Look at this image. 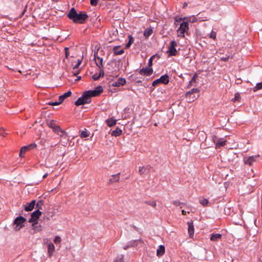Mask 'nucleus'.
I'll list each match as a JSON object with an SVG mask.
<instances>
[{
    "label": "nucleus",
    "mask_w": 262,
    "mask_h": 262,
    "mask_svg": "<svg viewBox=\"0 0 262 262\" xmlns=\"http://www.w3.org/2000/svg\"><path fill=\"white\" fill-rule=\"evenodd\" d=\"M79 72V70H78L77 72H73V73L74 75L76 76Z\"/></svg>",
    "instance_id": "nucleus-57"
},
{
    "label": "nucleus",
    "mask_w": 262,
    "mask_h": 262,
    "mask_svg": "<svg viewBox=\"0 0 262 262\" xmlns=\"http://www.w3.org/2000/svg\"><path fill=\"white\" fill-rule=\"evenodd\" d=\"M187 5V4L186 3H185L183 5V7H185Z\"/></svg>",
    "instance_id": "nucleus-61"
},
{
    "label": "nucleus",
    "mask_w": 262,
    "mask_h": 262,
    "mask_svg": "<svg viewBox=\"0 0 262 262\" xmlns=\"http://www.w3.org/2000/svg\"><path fill=\"white\" fill-rule=\"evenodd\" d=\"M193 82H192L191 81H189V84H188V87H190L191 86V85H193Z\"/></svg>",
    "instance_id": "nucleus-60"
},
{
    "label": "nucleus",
    "mask_w": 262,
    "mask_h": 262,
    "mask_svg": "<svg viewBox=\"0 0 262 262\" xmlns=\"http://www.w3.org/2000/svg\"><path fill=\"white\" fill-rule=\"evenodd\" d=\"M165 253V247L163 245H160L157 250V255L158 256H162Z\"/></svg>",
    "instance_id": "nucleus-20"
},
{
    "label": "nucleus",
    "mask_w": 262,
    "mask_h": 262,
    "mask_svg": "<svg viewBox=\"0 0 262 262\" xmlns=\"http://www.w3.org/2000/svg\"><path fill=\"white\" fill-rule=\"evenodd\" d=\"M262 89V82L256 84V86L253 88V91L256 92Z\"/></svg>",
    "instance_id": "nucleus-33"
},
{
    "label": "nucleus",
    "mask_w": 262,
    "mask_h": 262,
    "mask_svg": "<svg viewBox=\"0 0 262 262\" xmlns=\"http://www.w3.org/2000/svg\"><path fill=\"white\" fill-rule=\"evenodd\" d=\"M33 226V230L34 231L33 233L38 232L42 230V226L40 225H37V222L32 223Z\"/></svg>",
    "instance_id": "nucleus-17"
},
{
    "label": "nucleus",
    "mask_w": 262,
    "mask_h": 262,
    "mask_svg": "<svg viewBox=\"0 0 262 262\" xmlns=\"http://www.w3.org/2000/svg\"><path fill=\"white\" fill-rule=\"evenodd\" d=\"M182 214H183V215H186V214L187 212H186V211H185L184 210H183L182 211Z\"/></svg>",
    "instance_id": "nucleus-58"
},
{
    "label": "nucleus",
    "mask_w": 262,
    "mask_h": 262,
    "mask_svg": "<svg viewBox=\"0 0 262 262\" xmlns=\"http://www.w3.org/2000/svg\"><path fill=\"white\" fill-rule=\"evenodd\" d=\"M149 167V166H147L146 167L144 166H140L139 168V172L140 174H143L146 173V170L147 168Z\"/></svg>",
    "instance_id": "nucleus-26"
},
{
    "label": "nucleus",
    "mask_w": 262,
    "mask_h": 262,
    "mask_svg": "<svg viewBox=\"0 0 262 262\" xmlns=\"http://www.w3.org/2000/svg\"><path fill=\"white\" fill-rule=\"evenodd\" d=\"M26 221V219L22 216L17 217L14 221V224L15 225L14 229L16 231L19 230L24 227V223Z\"/></svg>",
    "instance_id": "nucleus-3"
},
{
    "label": "nucleus",
    "mask_w": 262,
    "mask_h": 262,
    "mask_svg": "<svg viewBox=\"0 0 262 262\" xmlns=\"http://www.w3.org/2000/svg\"><path fill=\"white\" fill-rule=\"evenodd\" d=\"M36 204L35 200H32L30 203H28L26 205L25 210L26 211H30L33 209Z\"/></svg>",
    "instance_id": "nucleus-14"
},
{
    "label": "nucleus",
    "mask_w": 262,
    "mask_h": 262,
    "mask_svg": "<svg viewBox=\"0 0 262 262\" xmlns=\"http://www.w3.org/2000/svg\"><path fill=\"white\" fill-rule=\"evenodd\" d=\"M199 202L200 203L204 206H207L208 204V200L205 198L200 199Z\"/></svg>",
    "instance_id": "nucleus-30"
},
{
    "label": "nucleus",
    "mask_w": 262,
    "mask_h": 262,
    "mask_svg": "<svg viewBox=\"0 0 262 262\" xmlns=\"http://www.w3.org/2000/svg\"><path fill=\"white\" fill-rule=\"evenodd\" d=\"M214 142L216 144V147L220 148L221 147L223 146L224 145H225L226 141L223 140V139H220L218 140L216 142L214 141Z\"/></svg>",
    "instance_id": "nucleus-23"
},
{
    "label": "nucleus",
    "mask_w": 262,
    "mask_h": 262,
    "mask_svg": "<svg viewBox=\"0 0 262 262\" xmlns=\"http://www.w3.org/2000/svg\"><path fill=\"white\" fill-rule=\"evenodd\" d=\"M111 63H114L115 66H117V70H119V67L120 66V61L119 60L114 59L113 60L111 61Z\"/></svg>",
    "instance_id": "nucleus-37"
},
{
    "label": "nucleus",
    "mask_w": 262,
    "mask_h": 262,
    "mask_svg": "<svg viewBox=\"0 0 262 262\" xmlns=\"http://www.w3.org/2000/svg\"><path fill=\"white\" fill-rule=\"evenodd\" d=\"M216 32L214 31L213 30H212L211 33H210L209 37L211 38H212L213 39H216Z\"/></svg>",
    "instance_id": "nucleus-38"
},
{
    "label": "nucleus",
    "mask_w": 262,
    "mask_h": 262,
    "mask_svg": "<svg viewBox=\"0 0 262 262\" xmlns=\"http://www.w3.org/2000/svg\"><path fill=\"white\" fill-rule=\"evenodd\" d=\"M104 75V71L101 69H100V72H99V74L98 75H100V77H101V76H103Z\"/></svg>",
    "instance_id": "nucleus-52"
},
{
    "label": "nucleus",
    "mask_w": 262,
    "mask_h": 262,
    "mask_svg": "<svg viewBox=\"0 0 262 262\" xmlns=\"http://www.w3.org/2000/svg\"><path fill=\"white\" fill-rule=\"evenodd\" d=\"M94 59L95 60L96 63L99 69H101L103 67V59L102 58L96 56V53H94Z\"/></svg>",
    "instance_id": "nucleus-11"
},
{
    "label": "nucleus",
    "mask_w": 262,
    "mask_h": 262,
    "mask_svg": "<svg viewBox=\"0 0 262 262\" xmlns=\"http://www.w3.org/2000/svg\"><path fill=\"white\" fill-rule=\"evenodd\" d=\"M196 77H197V75L196 74H194L193 77H192L191 79V81L192 82H195V81H196Z\"/></svg>",
    "instance_id": "nucleus-47"
},
{
    "label": "nucleus",
    "mask_w": 262,
    "mask_h": 262,
    "mask_svg": "<svg viewBox=\"0 0 262 262\" xmlns=\"http://www.w3.org/2000/svg\"><path fill=\"white\" fill-rule=\"evenodd\" d=\"M41 215V212L39 210V209H37L36 211L33 212L31 215V218L29 219L28 222L29 223H34L36 222L38 219Z\"/></svg>",
    "instance_id": "nucleus-7"
},
{
    "label": "nucleus",
    "mask_w": 262,
    "mask_h": 262,
    "mask_svg": "<svg viewBox=\"0 0 262 262\" xmlns=\"http://www.w3.org/2000/svg\"><path fill=\"white\" fill-rule=\"evenodd\" d=\"M27 147L28 149H32L36 147V144L35 143L30 144V145H27Z\"/></svg>",
    "instance_id": "nucleus-42"
},
{
    "label": "nucleus",
    "mask_w": 262,
    "mask_h": 262,
    "mask_svg": "<svg viewBox=\"0 0 262 262\" xmlns=\"http://www.w3.org/2000/svg\"><path fill=\"white\" fill-rule=\"evenodd\" d=\"M64 50H65V56H66V58H68V56L69 55V53L68 52V50H69V48L68 47H66L64 48Z\"/></svg>",
    "instance_id": "nucleus-44"
},
{
    "label": "nucleus",
    "mask_w": 262,
    "mask_h": 262,
    "mask_svg": "<svg viewBox=\"0 0 262 262\" xmlns=\"http://www.w3.org/2000/svg\"><path fill=\"white\" fill-rule=\"evenodd\" d=\"M110 63H107V66H110Z\"/></svg>",
    "instance_id": "nucleus-64"
},
{
    "label": "nucleus",
    "mask_w": 262,
    "mask_h": 262,
    "mask_svg": "<svg viewBox=\"0 0 262 262\" xmlns=\"http://www.w3.org/2000/svg\"><path fill=\"white\" fill-rule=\"evenodd\" d=\"M82 59H78V60H77V64H78L79 65H80L81 62H82Z\"/></svg>",
    "instance_id": "nucleus-54"
},
{
    "label": "nucleus",
    "mask_w": 262,
    "mask_h": 262,
    "mask_svg": "<svg viewBox=\"0 0 262 262\" xmlns=\"http://www.w3.org/2000/svg\"><path fill=\"white\" fill-rule=\"evenodd\" d=\"M80 136L81 138H86L89 136V134L88 133L87 130L85 129V130L80 132Z\"/></svg>",
    "instance_id": "nucleus-29"
},
{
    "label": "nucleus",
    "mask_w": 262,
    "mask_h": 262,
    "mask_svg": "<svg viewBox=\"0 0 262 262\" xmlns=\"http://www.w3.org/2000/svg\"><path fill=\"white\" fill-rule=\"evenodd\" d=\"M154 55L151 56L149 59L148 65L149 66H151L152 65V58H154Z\"/></svg>",
    "instance_id": "nucleus-51"
},
{
    "label": "nucleus",
    "mask_w": 262,
    "mask_h": 262,
    "mask_svg": "<svg viewBox=\"0 0 262 262\" xmlns=\"http://www.w3.org/2000/svg\"><path fill=\"white\" fill-rule=\"evenodd\" d=\"M198 97V96L193 95L191 98H189V101H193L194 100L196 99Z\"/></svg>",
    "instance_id": "nucleus-49"
},
{
    "label": "nucleus",
    "mask_w": 262,
    "mask_h": 262,
    "mask_svg": "<svg viewBox=\"0 0 262 262\" xmlns=\"http://www.w3.org/2000/svg\"><path fill=\"white\" fill-rule=\"evenodd\" d=\"M116 122L117 120L115 119L113 117L108 118L106 120V123L110 127H112L115 125Z\"/></svg>",
    "instance_id": "nucleus-18"
},
{
    "label": "nucleus",
    "mask_w": 262,
    "mask_h": 262,
    "mask_svg": "<svg viewBox=\"0 0 262 262\" xmlns=\"http://www.w3.org/2000/svg\"><path fill=\"white\" fill-rule=\"evenodd\" d=\"M55 251V246L54 244L50 242L48 245V254L50 257L53 255Z\"/></svg>",
    "instance_id": "nucleus-16"
},
{
    "label": "nucleus",
    "mask_w": 262,
    "mask_h": 262,
    "mask_svg": "<svg viewBox=\"0 0 262 262\" xmlns=\"http://www.w3.org/2000/svg\"><path fill=\"white\" fill-rule=\"evenodd\" d=\"M124 255H120L117 257L114 262H124L123 261Z\"/></svg>",
    "instance_id": "nucleus-35"
},
{
    "label": "nucleus",
    "mask_w": 262,
    "mask_h": 262,
    "mask_svg": "<svg viewBox=\"0 0 262 262\" xmlns=\"http://www.w3.org/2000/svg\"><path fill=\"white\" fill-rule=\"evenodd\" d=\"M98 0H91L90 3L92 6H96L98 3Z\"/></svg>",
    "instance_id": "nucleus-46"
},
{
    "label": "nucleus",
    "mask_w": 262,
    "mask_h": 262,
    "mask_svg": "<svg viewBox=\"0 0 262 262\" xmlns=\"http://www.w3.org/2000/svg\"><path fill=\"white\" fill-rule=\"evenodd\" d=\"M153 73L152 69L149 67H146L145 68L140 69L139 73L142 75L150 76Z\"/></svg>",
    "instance_id": "nucleus-9"
},
{
    "label": "nucleus",
    "mask_w": 262,
    "mask_h": 262,
    "mask_svg": "<svg viewBox=\"0 0 262 262\" xmlns=\"http://www.w3.org/2000/svg\"><path fill=\"white\" fill-rule=\"evenodd\" d=\"M128 248H129V245L128 244V245H127L123 247V249H124V250H127Z\"/></svg>",
    "instance_id": "nucleus-56"
},
{
    "label": "nucleus",
    "mask_w": 262,
    "mask_h": 262,
    "mask_svg": "<svg viewBox=\"0 0 262 262\" xmlns=\"http://www.w3.org/2000/svg\"><path fill=\"white\" fill-rule=\"evenodd\" d=\"M136 242H137V241H131V242H129V243L128 244L129 245V247H133L137 246V245L136 244Z\"/></svg>",
    "instance_id": "nucleus-41"
},
{
    "label": "nucleus",
    "mask_w": 262,
    "mask_h": 262,
    "mask_svg": "<svg viewBox=\"0 0 262 262\" xmlns=\"http://www.w3.org/2000/svg\"><path fill=\"white\" fill-rule=\"evenodd\" d=\"M152 32V30L151 28H147L144 32V35L146 37H148L151 34Z\"/></svg>",
    "instance_id": "nucleus-28"
},
{
    "label": "nucleus",
    "mask_w": 262,
    "mask_h": 262,
    "mask_svg": "<svg viewBox=\"0 0 262 262\" xmlns=\"http://www.w3.org/2000/svg\"><path fill=\"white\" fill-rule=\"evenodd\" d=\"M119 46L114 47L113 48V52L115 55H121L124 53L123 49H119Z\"/></svg>",
    "instance_id": "nucleus-19"
},
{
    "label": "nucleus",
    "mask_w": 262,
    "mask_h": 262,
    "mask_svg": "<svg viewBox=\"0 0 262 262\" xmlns=\"http://www.w3.org/2000/svg\"><path fill=\"white\" fill-rule=\"evenodd\" d=\"M133 41H134L133 38L132 36H129L128 42L126 43L125 47L126 48H129L131 44L133 42Z\"/></svg>",
    "instance_id": "nucleus-36"
},
{
    "label": "nucleus",
    "mask_w": 262,
    "mask_h": 262,
    "mask_svg": "<svg viewBox=\"0 0 262 262\" xmlns=\"http://www.w3.org/2000/svg\"><path fill=\"white\" fill-rule=\"evenodd\" d=\"M81 79V76H78V77H77V79H76V80H79V79Z\"/></svg>",
    "instance_id": "nucleus-63"
},
{
    "label": "nucleus",
    "mask_w": 262,
    "mask_h": 262,
    "mask_svg": "<svg viewBox=\"0 0 262 262\" xmlns=\"http://www.w3.org/2000/svg\"><path fill=\"white\" fill-rule=\"evenodd\" d=\"M146 204L151 206L152 207L155 208L157 206V203L155 201H147L145 202Z\"/></svg>",
    "instance_id": "nucleus-31"
},
{
    "label": "nucleus",
    "mask_w": 262,
    "mask_h": 262,
    "mask_svg": "<svg viewBox=\"0 0 262 262\" xmlns=\"http://www.w3.org/2000/svg\"><path fill=\"white\" fill-rule=\"evenodd\" d=\"M177 46V43L175 40H172L171 41L170 45L168 47V52L170 56H174L177 53V50L176 49V46Z\"/></svg>",
    "instance_id": "nucleus-8"
},
{
    "label": "nucleus",
    "mask_w": 262,
    "mask_h": 262,
    "mask_svg": "<svg viewBox=\"0 0 262 262\" xmlns=\"http://www.w3.org/2000/svg\"><path fill=\"white\" fill-rule=\"evenodd\" d=\"M222 237V234L220 233L212 234L210 239L212 241H217Z\"/></svg>",
    "instance_id": "nucleus-22"
},
{
    "label": "nucleus",
    "mask_w": 262,
    "mask_h": 262,
    "mask_svg": "<svg viewBox=\"0 0 262 262\" xmlns=\"http://www.w3.org/2000/svg\"><path fill=\"white\" fill-rule=\"evenodd\" d=\"M0 136L4 137L5 136V133L3 128H0Z\"/></svg>",
    "instance_id": "nucleus-48"
},
{
    "label": "nucleus",
    "mask_w": 262,
    "mask_h": 262,
    "mask_svg": "<svg viewBox=\"0 0 262 262\" xmlns=\"http://www.w3.org/2000/svg\"><path fill=\"white\" fill-rule=\"evenodd\" d=\"M225 262H233V260H229L228 261H225Z\"/></svg>",
    "instance_id": "nucleus-62"
},
{
    "label": "nucleus",
    "mask_w": 262,
    "mask_h": 262,
    "mask_svg": "<svg viewBox=\"0 0 262 262\" xmlns=\"http://www.w3.org/2000/svg\"><path fill=\"white\" fill-rule=\"evenodd\" d=\"M120 173H118L116 174H113L112 177L109 179V184H113L116 182H118L120 180Z\"/></svg>",
    "instance_id": "nucleus-12"
},
{
    "label": "nucleus",
    "mask_w": 262,
    "mask_h": 262,
    "mask_svg": "<svg viewBox=\"0 0 262 262\" xmlns=\"http://www.w3.org/2000/svg\"><path fill=\"white\" fill-rule=\"evenodd\" d=\"M200 92L199 90L197 88H193L192 89H191L190 91H189V92H187L186 93V97H190V96L191 95H192L194 93H199Z\"/></svg>",
    "instance_id": "nucleus-24"
},
{
    "label": "nucleus",
    "mask_w": 262,
    "mask_h": 262,
    "mask_svg": "<svg viewBox=\"0 0 262 262\" xmlns=\"http://www.w3.org/2000/svg\"><path fill=\"white\" fill-rule=\"evenodd\" d=\"M48 173H45V174L43 176V177H42L43 179L46 178L48 176Z\"/></svg>",
    "instance_id": "nucleus-59"
},
{
    "label": "nucleus",
    "mask_w": 262,
    "mask_h": 262,
    "mask_svg": "<svg viewBox=\"0 0 262 262\" xmlns=\"http://www.w3.org/2000/svg\"><path fill=\"white\" fill-rule=\"evenodd\" d=\"M126 83V80L123 78H119L117 79V81L114 82L112 85L114 87H119L120 86L123 85Z\"/></svg>",
    "instance_id": "nucleus-10"
},
{
    "label": "nucleus",
    "mask_w": 262,
    "mask_h": 262,
    "mask_svg": "<svg viewBox=\"0 0 262 262\" xmlns=\"http://www.w3.org/2000/svg\"><path fill=\"white\" fill-rule=\"evenodd\" d=\"M188 232L189 234V237H191L194 234V226L192 222H188Z\"/></svg>",
    "instance_id": "nucleus-13"
},
{
    "label": "nucleus",
    "mask_w": 262,
    "mask_h": 262,
    "mask_svg": "<svg viewBox=\"0 0 262 262\" xmlns=\"http://www.w3.org/2000/svg\"><path fill=\"white\" fill-rule=\"evenodd\" d=\"M80 65H79L78 64H76L74 67H73V70H76L77 69H78L79 68Z\"/></svg>",
    "instance_id": "nucleus-53"
},
{
    "label": "nucleus",
    "mask_w": 262,
    "mask_h": 262,
    "mask_svg": "<svg viewBox=\"0 0 262 262\" xmlns=\"http://www.w3.org/2000/svg\"><path fill=\"white\" fill-rule=\"evenodd\" d=\"M54 242L55 244H57V243H60V242H61V238L60 236H56L54 239Z\"/></svg>",
    "instance_id": "nucleus-39"
},
{
    "label": "nucleus",
    "mask_w": 262,
    "mask_h": 262,
    "mask_svg": "<svg viewBox=\"0 0 262 262\" xmlns=\"http://www.w3.org/2000/svg\"><path fill=\"white\" fill-rule=\"evenodd\" d=\"M100 77V75H96V74H95L94 75H93L92 76V78L94 80H98Z\"/></svg>",
    "instance_id": "nucleus-45"
},
{
    "label": "nucleus",
    "mask_w": 262,
    "mask_h": 262,
    "mask_svg": "<svg viewBox=\"0 0 262 262\" xmlns=\"http://www.w3.org/2000/svg\"><path fill=\"white\" fill-rule=\"evenodd\" d=\"M169 82V76L167 74H165L153 81L152 86H155L158 84L161 83L163 84H167Z\"/></svg>",
    "instance_id": "nucleus-5"
},
{
    "label": "nucleus",
    "mask_w": 262,
    "mask_h": 262,
    "mask_svg": "<svg viewBox=\"0 0 262 262\" xmlns=\"http://www.w3.org/2000/svg\"><path fill=\"white\" fill-rule=\"evenodd\" d=\"M239 94H236L235 96L234 99L235 100H237L239 98Z\"/></svg>",
    "instance_id": "nucleus-55"
},
{
    "label": "nucleus",
    "mask_w": 262,
    "mask_h": 262,
    "mask_svg": "<svg viewBox=\"0 0 262 262\" xmlns=\"http://www.w3.org/2000/svg\"><path fill=\"white\" fill-rule=\"evenodd\" d=\"M52 129L56 134L61 137L63 136L65 134V132L62 129L59 125H56V126Z\"/></svg>",
    "instance_id": "nucleus-15"
},
{
    "label": "nucleus",
    "mask_w": 262,
    "mask_h": 262,
    "mask_svg": "<svg viewBox=\"0 0 262 262\" xmlns=\"http://www.w3.org/2000/svg\"><path fill=\"white\" fill-rule=\"evenodd\" d=\"M258 157L259 155L244 157L243 160L244 163L246 165L251 166L253 164L254 162L256 161V159Z\"/></svg>",
    "instance_id": "nucleus-6"
},
{
    "label": "nucleus",
    "mask_w": 262,
    "mask_h": 262,
    "mask_svg": "<svg viewBox=\"0 0 262 262\" xmlns=\"http://www.w3.org/2000/svg\"><path fill=\"white\" fill-rule=\"evenodd\" d=\"M30 150L28 149L27 146H24L22 147L20 149V152H19V156L22 157H23V154L26 152V151Z\"/></svg>",
    "instance_id": "nucleus-27"
},
{
    "label": "nucleus",
    "mask_w": 262,
    "mask_h": 262,
    "mask_svg": "<svg viewBox=\"0 0 262 262\" xmlns=\"http://www.w3.org/2000/svg\"><path fill=\"white\" fill-rule=\"evenodd\" d=\"M35 205H36V208H37V209H39V210H40V209H42V206L43 205V201L41 200H40Z\"/></svg>",
    "instance_id": "nucleus-34"
},
{
    "label": "nucleus",
    "mask_w": 262,
    "mask_h": 262,
    "mask_svg": "<svg viewBox=\"0 0 262 262\" xmlns=\"http://www.w3.org/2000/svg\"><path fill=\"white\" fill-rule=\"evenodd\" d=\"M48 126L53 129L54 128L55 126H56V125H57L54 122V120H51V121H50L49 122H48Z\"/></svg>",
    "instance_id": "nucleus-32"
},
{
    "label": "nucleus",
    "mask_w": 262,
    "mask_h": 262,
    "mask_svg": "<svg viewBox=\"0 0 262 262\" xmlns=\"http://www.w3.org/2000/svg\"><path fill=\"white\" fill-rule=\"evenodd\" d=\"M172 203L176 206H180L183 204L178 200L173 201Z\"/></svg>",
    "instance_id": "nucleus-40"
},
{
    "label": "nucleus",
    "mask_w": 262,
    "mask_h": 262,
    "mask_svg": "<svg viewBox=\"0 0 262 262\" xmlns=\"http://www.w3.org/2000/svg\"><path fill=\"white\" fill-rule=\"evenodd\" d=\"M232 58V56L229 55L225 57H222L221 58V60L223 61H227L229 59Z\"/></svg>",
    "instance_id": "nucleus-43"
},
{
    "label": "nucleus",
    "mask_w": 262,
    "mask_h": 262,
    "mask_svg": "<svg viewBox=\"0 0 262 262\" xmlns=\"http://www.w3.org/2000/svg\"><path fill=\"white\" fill-rule=\"evenodd\" d=\"M122 131L119 128H117L115 130L112 131L111 135L114 137H118L121 135Z\"/></svg>",
    "instance_id": "nucleus-25"
},
{
    "label": "nucleus",
    "mask_w": 262,
    "mask_h": 262,
    "mask_svg": "<svg viewBox=\"0 0 262 262\" xmlns=\"http://www.w3.org/2000/svg\"><path fill=\"white\" fill-rule=\"evenodd\" d=\"M61 103V102H60V100H59L58 102H52L51 103H50V104L51 105H59V104H60Z\"/></svg>",
    "instance_id": "nucleus-50"
},
{
    "label": "nucleus",
    "mask_w": 262,
    "mask_h": 262,
    "mask_svg": "<svg viewBox=\"0 0 262 262\" xmlns=\"http://www.w3.org/2000/svg\"><path fill=\"white\" fill-rule=\"evenodd\" d=\"M67 16L74 23L80 24L84 23L89 17L85 12L81 11L79 13H78L74 8L71 9Z\"/></svg>",
    "instance_id": "nucleus-2"
},
{
    "label": "nucleus",
    "mask_w": 262,
    "mask_h": 262,
    "mask_svg": "<svg viewBox=\"0 0 262 262\" xmlns=\"http://www.w3.org/2000/svg\"><path fill=\"white\" fill-rule=\"evenodd\" d=\"M189 25L187 22H183L181 24L180 26L177 30L178 36L184 37L185 33L187 32L189 29Z\"/></svg>",
    "instance_id": "nucleus-4"
},
{
    "label": "nucleus",
    "mask_w": 262,
    "mask_h": 262,
    "mask_svg": "<svg viewBox=\"0 0 262 262\" xmlns=\"http://www.w3.org/2000/svg\"><path fill=\"white\" fill-rule=\"evenodd\" d=\"M103 92L101 86L96 87L94 90L84 92L82 96L79 97L75 102L76 106L89 104L91 102V97L99 96Z\"/></svg>",
    "instance_id": "nucleus-1"
},
{
    "label": "nucleus",
    "mask_w": 262,
    "mask_h": 262,
    "mask_svg": "<svg viewBox=\"0 0 262 262\" xmlns=\"http://www.w3.org/2000/svg\"><path fill=\"white\" fill-rule=\"evenodd\" d=\"M71 92L70 91H69L68 92L65 93L63 95L60 96L59 97V100H60V102L62 103L66 98L70 96L71 95Z\"/></svg>",
    "instance_id": "nucleus-21"
}]
</instances>
